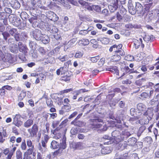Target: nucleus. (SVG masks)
<instances>
[{"label": "nucleus", "instance_id": "338daca9", "mask_svg": "<svg viewBox=\"0 0 159 159\" xmlns=\"http://www.w3.org/2000/svg\"><path fill=\"white\" fill-rule=\"evenodd\" d=\"M125 59L128 61H133L134 59V57L133 56L128 55L125 57Z\"/></svg>", "mask_w": 159, "mask_h": 159}, {"label": "nucleus", "instance_id": "5701e85b", "mask_svg": "<svg viewBox=\"0 0 159 159\" xmlns=\"http://www.w3.org/2000/svg\"><path fill=\"white\" fill-rule=\"evenodd\" d=\"M135 9L138 13L141 12L143 10V7L141 3L139 2H136Z\"/></svg>", "mask_w": 159, "mask_h": 159}, {"label": "nucleus", "instance_id": "09e8293b", "mask_svg": "<svg viewBox=\"0 0 159 159\" xmlns=\"http://www.w3.org/2000/svg\"><path fill=\"white\" fill-rule=\"evenodd\" d=\"M72 88H70L69 89H67L61 91H60L59 92V94L60 95H62L64 93H67L70 92L72 91Z\"/></svg>", "mask_w": 159, "mask_h": 159}, {"label": "nucleus", "instance_id": "a878e982", "mask_svg": "<svg viewBox=\"0 0 159 159\" xmlns=\"http://www.w3.org/2000/svg\"><path fill=\"white\" fill-rule=\"evenodd\" d=\"M40 40L44 44H46L48 43L49 42V39L48 36L45 34H43Z\"/></svg>", "mask_w": 159, "mask_h": 159}, {"label": "nucleus", "instance_id": "c85d7f7f", "mask_svg": "<svg viewBox=\"0 0 159 159\" xmlns=\"http://www.w3.org/2000/svg\"><path fill=\"white\" fill-rule=\"evenodd\" d=\"M10 49L11 52L14 53H17L18 52V47L15 44L12 45L10 46Z\"/></svg>", "mask_w": 159, "mask_h": 159}, {"label": "nucleus", "instance_id": "0e129e2a", "mask_svg": "<svg viewBox=\"0 0 159 159\" xmlns=\"http://www.w3.org/2000/svg\"><path fill=\"white\" fill-rule=\"evenodd\" d=\"M49 139V136L46 134H45L43 136V140L42 141L41 143L44 142L45 143V144H46L47 143Z\"/></svg>", "mask_w": 159, "mask_h": 159}, {"label": "nucleus", "instance_id": "a18cd8bd", "mask_svg": "<svg viewBox=\"0 0 159 159\" xmlns=\"http://www.w3.org/2000/svg\"><path fill=\"white\" fill-rule=\"evenodd\" d=\"M119 8L120 11V13L123 15H125L126 13L127 10L122 5H119Z\"/></svg>", "mask_w": 159, "mask_h": 159}, {"label": "nucleus", "instance_id": "f257e3e1", "mask_svg": "<svg viewBox=\"0 0 159 159\" xmlns=\"http://www.w3.org/2000/svg\"><path fill=\"white\" fill-rule=\"evenodd\" d=\"M94 118L95 119L90 120L91 122V127L93 130H96L102 127V125L100 123L103 124V120L101 119L95 117Z\"/></svg>", "mask_w": 159, "mask_h": 159}, {"label": "nucleus", "instance_id": "864d4df0", "mask_svg": "<svg viewBox=\"0 0 159 159\" xmlns=\"http://www.w3.org/2000/svg\"><path fill=\"white\" fill-rule=\"evenodd\" d=\"M59 60L62 62L64 61L68 60L67 56L65 55L63 56H60L58 58Z\"/></svg>", "mask_w": 159, "mask_h": 159}, {"label": "nucleus", "instance_id": "f03ea898", "mask_svg": "<svg viewBox=\"0 0 159 159\" xmlns=\"http://www.w3.org/2000/svg\"><path fill=\"white\" fill-rule=\"evenodd\" d=\"M137 109L138 112L136 111V115L139 116L141 115L144 111H145L147 107L146 106L142 103H139L137 105Z\"/></svg>", "mask_w": 159, "mask_h": 159}, {"label": "nucleus", "instance_id": "2eb2a0df", "mask_svg": "<svg viewBox=\"0 0 159 159\" xmlns=\"http://www.w3.org/2000/svg\"><path fill=\"white\" fill-rule=\"evenodd\" d=\"M122 47V45L121 44H120L118 45H116V47L115 48V52L116 53H119L121 56H123L125 54V52L124 51L121 49Z\"/></svg>", "mask_w": 159, "mask_h": 159}, {"label": "nucleus", "instance_id": "58836bf2", "mask_svg": "<svg viewBox=\"0 0 159 159\" xmlns=\"http://www.w3.org/2000/svg\"><path fill=\"white\" fill-rule=\"evenodd\" d=\"M16 159H22V153L20 150H17L16 153Z\"/></svg>", "mask_w": 159, "mask_h": 159}, {"label": "nucleus", "instance_id": "473e14b6", "mask_svg": "<svg viewBox=\"0 0 159 159\" xmlns=\"http://www.w3.org/2000/svg\"><path fill=\"white\" fill-rule=\"evenodd\" d=\"M120 55L119 54H116L112 56L111 57V59L112 61H117L120 60L121 58Z\"/></svg>", "mask_w": 159, "mask_h": 159}, {"label": "nucleus", "instance_id": "dca6fc26", "mask_svg": "<svg viewBox=\"0 0 159 159\" xmlns=\"http://www.w3.org/2000/svg\"><path fill=\"white\" fill-rule=\"evenodd\" d=\"M150 120L151 119L148 118V116H144L142 119H141L139 120V123L141 125L147 124Z\"/></svg>", "mask_w": 159, "mask_h": 159}, {"label": "nucleus", "instance_id": "4be33fe9", "mask_svg": "<svg viewBox=\"0 0 159 159\" xmlns=\"http://www.w3.org/2000/svg\"><path fill=\"white\" fill-rule=\"evenodd\" d=\"M33 124V120L31 119H29L25 122L24 124L25 127L28 128L30 127Z\"/></svg>", "mask_w": 159, "mask_h": 159}, {"label": "nucleus", "instance_id": "69168bd1", "mask_svg": "<svg viewBox=\"0 0 159 159\" xmlns=\"http://www.w3.org/2000/svg\"><path fill=\"white\" fill-rule=\"evenodd\" d=\"M8 42L9 46L15 44V39L12 38H10L8 39Z\"/></svg>", "mask_w": 159, "mask_h": 159}, {"label": "nucleus", "instance_id": "f704fd0d", "mask_svg": "<svg viewBox=\"0 0 159 159\" xmlns=\"http://www.w3.org/2000/svg\"><path fill=\"white\" fill-rule=\"evenodd\" d=\"M110 72L114 74H116L117 75H119V71L118 67L117 66H111V69Z\"/></svg>", "mask_w": 159, "mask_h": 159}, {"label": "nucleus", "instance_id": "603ef678", "mask_svg": "<svg viewBox=\"0 0 159 159\" xmlns=\"http://www.w3.org/2000/svg\"><path fill=\"white\" fill-rule=\"evenodd\" d=\"M26 143L27 146L28 148L32 147H34V145L31 140L29 139H28L26 140Z\"/></svg>", "mask_w": 159, "mask_h": 159}, {"label": "nucleus", "instance_id": "7c9ffc66", "mask_svg": "<svg viewBox=\"0 0 159 159\" xmlns=\"http://www.w3.org/2000/svg\"><path fill=\"white\" fill-rule=\"evenodd\" d=\"M97 40L98 41H100L102 43L104 44H107L109 43V39L107 38H98Z\"/></svg>", "mask_w": 159, "mask_h": 159}, {"label": "nucleus", "instance_id": "cd10ccee", "mask_svg": "<svg viewBox=\"0 0 159 159\" xmlns=\"http://www.w3.org/2000/svg\"><path fill=\"white\" fill-rule=\"evenodd\" d=\"M66 138L65 136H63L62 138V142L61 143V145L59 146V148L65 149L66 147Z\"/></svg>", "mask_w": 159, "mask_h": 159}, {"label": "nucleus", "instance_id": "49530a36", "mask_svg": "<svg viewBox=\"0 0 159 159\" xmlns=\"http://www.w3.org/2000/svg\"><path fill=\"white\" fill-rule=\"evenodd\" d=\"M28 37V35L26 33L23 32H22L20 34V38L22 40H24L27 39Z\"/></svg>", "mask_w": 159, "mask_h": 159}, {"label": "nucleus", "instance_id": "c756f323", "mask_svg": "<svg viewBox=\"0 0 159 159\" xmlns=\"http://www.w3.org/2000/svg\"><path fill=\"white\" fill-rule=\"evenodd\" d=\"M51 148L53 149H57L59 148L60 145L59 143L56 141H52L51 142Z\"/></svg>", "mask_w": 159, "mask_h": 159}, {"label": "nucleus", "instance_id": "bb28decb", "mask_svg": "<svg viewBox=\"0 0 159 159\" xmlns=\"http://www.w3.org/2000/svg\"><path fill=\"white\" fill-rule=\"evenodd\" d=\"M71 124L75 126H77L79 127H82L83 126L84 124L82 121H77L76 119H75L73 121H72Z\"/></svg>", "mask_w": 159, "mask_h": 159}, {"label": "nucleus", "instance_id": "423d86ee", "mask_svg": "<svg viewBox=\"0 0 159 159\" xmlns=\"http://www.w3.org/2000/svg\"><path fill=\"white\" fill-rule=\"evenodd\" d=\"M46 14L48 18L52 21H56L58 20V17L52 11H47Z\"/></svg>", "mask_w": 159, "mask_h": 159}, {"label": "nucleus", "instance_id": "6e6552de", "mask_svg": "<svg viewBox=\"0 0 159 159\" xmlns=\"http://www.w3.org/2000/svg\"><path fill=\"white\" fill-rule=\"evenodd\" d=\"M127 146L128 145L126 141H122L116 144V148L117 150L122 151L125 149L126 148Z\"/></svg>", "mask_w": 159, "mask_h": 159}, {"label": "nucleus", "instance_id": "72a5a7b5", "mask_svg": "<svg viewBox=\"0 0 159 159\" xmlns=\"http://www.w3.org/2000/svg\"><path fill=\"white\" fill-rule=\"evenodd\" d=\"M111 152V150L108 147H106L102 148L101 151L102 153L103 154H108Z\"/></svg>", "mask_w": 159, "mask_h": 159}, {"label": "nucleus", "instance_id": "2f4dec72", "mask_svg": "<svg viewBox=\"0 0 159 159\" xmlns=\"http://www.w3.org/2000/svg\"><path fill=\"white\" fill-rule=\"evenodd\" d=\"M66 71V68L64 67H60L59 69H57V70L56 73L57 75H59L60 73L61 74H65Z\"/></svg>", "mask_w": 159, "mask_h": 159}, {"label": "nucleus", "instance_id": "774afa93", "mask_svg": "<svg viewBox=\"0 0 159 159\" xmlns=\"http://www.w3.org/2000/svg\"><path fill=\"white\" fill-rule=\"evenodd\" d=\"M36 45V43L33 41H30L29 43V46L30 48L33 49L35 48Z\"/></svg>", "mask_w": 159, "mask_h": 159}, {"label": "nucleus", "instance_id": "13d9d810", "mask_svg": "<svg viewBox=\"0 0 159 159\" xmlns=\"http://www.w3.org/2000/svg\"><path fill=\"white\" fill-rule=\"evenodd\" d=\"M100 58L99 56H97L93 57H90V60L93 62H96L99 60Z\"/></svg>", "mask_w": 159, "mask_h": 159}, {"label": "nucleus", "instance_id": "39448f33", "mask_svg": "<svg viewBox=\"0 0 159 159\" xmlns=\"http://www.w3.org/2000/svg\"><path fill=\"white\" fill-rule=\"evenodd\" d=\"M31 35L33 36L36 40L40 41L41 39L42 34L40 30L35 29L31 33Z\"/></svg>", "mask_w": 159, "mask_h": 159}, {"label": "nucleus", "instance_id": "37998d69", "mask_svg": "<svg viewBox=\"0 0 159 159\" xmlns=\"http://www.w3.org/2000/svg\"><path fill=\"white\" fill-rule=\"evenodd\" d=\"M149 96L148 94L146 92H143L140 95L139 98L143 100L148 98Z\"/></svg>", "mask_w": 159, "mask_h": 159}, {"label": "nucleus", "instance_id": "e2e57ef3", "mask_svg": "<svg viewBox=\"0 0 159 159\" xmlns=\"http://www.w3.org/2000/svg\"><path fill=\"white\" fill-rule=\"evenodd\" d=\"M48 18L47 16H45L44 14H42L41 15L40 19L41 21L44 23H45L46 22V20Z\"/></svg>", "mask_w": 159, "mask_h": 159}, {"label": "nucleus", "instance_id": "f8f14e48", "mask_svg": "<svg viewBox=\"0 0 159 159\" xmlns=\"http://www.w3.org/2000/svg\"><path fill=\"white\" fill-rule=\"evenodd\" d=\"M142 114L143 116H147L151 119L153 115V110L151 108H147Z\"/></svg>", "mask_w": 159, "mask_h": 159}, {"label": "nucleus", "instance_id": "6e6d98bb", "mask_svg": "<svg viewBox=\"0 0 159 159\" xmlns=\"http://www.w3.org/2000/svg\"><path fill=\"white\" fill-rule=\"evenodd\" d=\"M145 129L146 127L145 126H143L140 127L138 131V136H140L141 134L143 131Z\"/></svg>", "mask_w": 159, "mask_h": 159}, {"label": "nucleus", "instance_id": "4d7b16f0", "mask_svg": "<svg viewBox=\"0 0 159 159\" xmlns=\"http://www.w3.org/2000/svg\"><path fill=\"white\" fill-rule=\"evenodd\" d=\"M15 40L16 41H19L20 40V34L17 31L14 34V36Z\"/></svg>", "mask_w": 159, "mask_h": 159}, {"label": "nucleus", "instance_id": "ddd939ff", "mask_svg": "<svg viewBox=\"0 0 159 159\" xmlns=\"http://www.w3.org/2000/svg\"><path fill=\"white\" fill-rule=\"evenodd\" d=\"M134 43L136 49L138 48L140 45L142 48L144 47V45L143 43L142 39L141 38H140L139 40L135 39L134 41Z\"/></svg>", "mask_w": 159, "mask_h": 159}, {"label": "nucleus", "instance_id": "0eeeda50", "mask_svg": "<svg viewBox=\"0 0 159 159\" xmlns=\"http://www.w3.org/2000/svg\"><path fill=\"white\" fill-rule=\"evenodd\" d=\"M129 11L132 15H134L136 13V10L133 5L131 0H129L128 4Z\"/></svg>", "mask_w": 159, "mask_h": 159}, {"label": "nucleus", "instance_id": "4c0bfd02", "mask_svg": "<svg viewBox=\"0 0 159 159\" xmlns=\"http://www.w3.org/2000/svg\"><path fill=\"white\" fill-rule=\"evenodd\" d=\"M26 96V92L24 91H22L19 94L18 98L20 100H22Z\"/></svg>", "mask_w": 159, "mask_h": 159}, {"label": "nucleus", "instance_id": "ea45409f", "mask_svg": "<svg viewBox=\"0 0 159 159\" xmlns=\"http://www.w3.org/2000/svg\"><path fill=\"white\" fill-rule=\"evenodd\" d=\"M103 138L106 140H107V142H105L104 143V144H109L111 143V141H110V139L111 137L108 136V135H105L103 137Z\"/></svg>", "mask_w": 159, "mask_h": 159}, {"label": "nucleus", "instance_id": "bf43d9fd", "mask_svg": "<svg viewBox=\"0 0 159 159\" xmlns=\"http://www.w3.org/2000/svg\"><path fill=\"white\" fill-rule=\"evenodd\" d=\"M83 52H77L75 56V58H80L82 57L83 55Z\"/></svg>", "mask_w": 159, "mask_h": 159}, {"label": "nucleus", "instance_id": "4468645a", "mask_svg": "<svg viewBox=\"0 0 159 159\" xmlns=\"http://www.w3.org/2000/svg\"><path fill=\"white\" fill-rule=\"evenodd\" d=\"M38 148L42 154L44 153L47 151V146L44 142L41 143V144L39 143L38 146Z\"/></svg>", "mask_w": 159, "mask_h": 159}, {"label": "nucleus", "instance_id": "79ce46f5", "mask_svg": "<svg viewBox=\"0 0 159 159\" xmlns=\"http://www.w3.org/2000/svg\"><path fill=\"white\" fill-rule=\"evenodd\" d=\"M46 103L47 106L49 107L54 106L53 102L50 98L47 99Z\"/></svg>", "mask_w": 159, "mask_h": 159}, {"label": "nucleus", "instance_id": "c9c22d12", "mask_svg": "<svg viewBox=\"0 0 159 159\" xmlns=\"http://www.w3.org/2000/svg\"><path fill=\"white\" fill-rule=\"evenodd\" d=\"M93 10L98 13L101 12V7L98 5H93Z\"/></svg>", "mask_w": 159, "mask_h": 159}, {"label": "nucleus", "instance_id": "20e7f679", "mask_svg": "<svg viewBox=\"0 0 159 159\" xmlns=\"http://www.w3.org/2000/svg\"><path fill=\"white\" fill-rule=\"evenodd\" d=\"M21 116L19 114L13 116V124L16 126L19 127L22 124V122L20 120Z\"/></svg>", "mask_w": 159, "mask_h": 159}, {"label": "nucleus", "instance_id": "8fccbe9b", "mask_svg": "<svg viewBox=\"0 0 159 159\" xmlns=\"http://www.w3.org/2000/svg\"><path fill=\"white\" fill-rule=\"evenodd\" d=\"M7 14L6 12L0 11V20H2L6 18L7 17Z\"/></svg>", "mask_w": 159, "mask_h": 159}, {"label": "nucleus", "instance_id": "3c124183", "mask_svg": "<svg viewBox=\"0 0 159 159\" xmlns=\"http://www.w3.org/2000/svg\"><path fill=\"white\" fill-rule=\"evenodd\" d=\"M152 14L154 15V16L155 17L159 18V10L157 9L153 10L152 11Z\"/></svg>", "mask_w": 159, "mask_h": 159}, {"label": "nucleus", "instance_id": "6ab92c4d", "mask_svg": "<svg viewBox=\"0 0 159 159\" xmlns=\"http://www.w3.org/2000/svg\"><path fill=\"white\" fill-rule=\"evenodd\" d=\"M6 30L8 31L10 35L14 36V34L17 31V29L15 28H11L9 25L7 26L6 27Z\"/></svg>", "mask_w": 159, "mask_h": 159}, {"label": "nucleus", "instance_id": "680f3d73", "mask_svg": "<svg viewBox=\"0 0 159 159\" xmlns=\"http://www.w3.org/2000/svg\"><path fill=\"white\" fill-rule=\"evenodd\" d=\"M62 80L65 81H69L70 80V76H67V75H65L61 77Z\"/></svg>", "mask_w": 159, "mask_h": 159}, {"label": "nucleus", "instance_id": "9b49d317", "mask_svg": "<svg viewBox=\"0 0 159 159\" xmlns=\"http://www.w3.org/2000/svg\"><path fill=\"white\" fill-rule=\"evenodd\" d=\"M131 135L130 133L127 131H122L120 136H117V139L120 140H123L126 139Z\"/></svg>", "mask_w": 159, "mask_h": 159}, {"label": "nucleus", "instance_id": "aec40b11", "mask_svg": "<svg viewBox=\"0 0 159 159\" xmlns=\"http://www.w3.org/2000/svg\"><path fill=\"white\" fill-rule=\"evenodd\" d=\"M119 4L118 2H115L112 5H110L108 6L109 9L111 12H113L115 11L118 7Z\"/></svg>", "mask_w": 159, "mask_h": 159}, {"label": "nucleus", "instance_id": "1a4fd4ad", "mask_svg": "<svg viewBox=\"0 0 159 159\" xmlns=\"http://www.w3.org/2000/svg\"><path fill=\"white\" fill-rule=\"evenodd\" d=\"M71 108L70 105H63L61 107V109L59 111V114L60 115H63L65 114L66 112H69Z\"/></svg>", "mask_w": 159, "mask_h": 159}, {"label": "nucleus", "instance_id": "de8ad7c7", "mask_svg": "<svg viewBox=\"0 0 159 159\" xmlns=\"http://www.w3.org/2000/svg\"><path fill=\"white\" fill-rule=\"evenodd\" d=\"M82 143L78 142L74 144L73 147L74 148L81 149L82 148Z\"/></svg>", "mask_w": 159, "mask_h": 159}, {"label": "nucleus", "instance_id": "f3484780", "mask_svg": "<svg viewBox=\"0 0 159 159\" xmlns=\"http://www.w3.org/2000/svg\"><path fill=\"white\" fill-rule=\"evenodd\" d=\"M137 140L134 137H132L128 139L127 142V145L133 146L137 142Z\"/></svg>", "mask_w": 159, "mask_h": 159}, {"label": "nucleus", "instance_id": "a211bd4d", "mask_svg": "<svg viewBox=\"0 0 159 159\" xmlns=\"http://www.w3.org/2000/svg\"><path fill=\"white\" fill-rule=\"evenodd\" d=\"M154 38V37L153 35L145 34L143 38V39L144 41L148 43L149 41H152Z\"/></svg>", "mask_w": 159, "mask_h": 159}, {"label": "nucleus", "instance_id": "412c9836", "mask_svg": "<svg viewBox=\"0 0 159 159\" xmlns=\"http://www.w3.org/2000/svg\"><path fill=\"white\" fill-rule=\"evenodd\" d=\"M48 30L51 33L54 34L57 32L58 29L55 26L51 25L48 26Z\"/></svg>", "mask_w": 159, "mask_h": 159}, {"label": "nucleus", "instance_id": "9d476101", "mask_svg": "<svg viewBox=\"0 0 159 159\" xmlns=\"http://www.w3.org/2000/svg\"><path fill=\"white\" fill-rule=\"evenodd\" d=\"M18 46L19 48V51L26 55L28 51V49L26 46L21 42H19L18 43Z\"/></svg>", "mask_w": 159, "mask_h": 159}, {"label": "nucleus", "instance_id": "e433bc0d", "mask_svg": "<svg viewBox=\"0 0 159 159\" xmlns=\"http://www.w3.org/2000/svg\"><path fill=\"white\" fill-rule=\"evenodd\" d=\"M34 147H30L27 150V151L25 152L24 153L26 154H28L30 155L32 154V153L34 152Z\"/></svg>", "mask_w": 159, "mask_h": 159}, {"label": "nucleus", "instance_id": "7ed1b4c3", "mask_svg": "<svg viewBox=\"0 0 159 159\" xmlns=\"http://www.w3.org/2000/svg\"><path fill=\"white\" fill-rule=\"evenodd\" d=\"M38 126L36 124H34L31 128L28 129V131L31 137L36 136L38 131Z\"/></svg>", "mask_w": 159, "mask_h": 159}, {"label": "nucleus", "instance_id": "b1692460", "mask_svg": "<svg viewBox=\"0 0 159 159\" xmlns=\"http://www.w3.org/2000/svg\"><path fill=\"white\" fill-rule=\"evenodd\" d=\"M89 43V39H83L80 40L79 41V44L81 46H86L88 45Z\"/></svg>", "mask_w": 159, "mask_h": 159}, {"label": "nucleus", "instance_id": "393cba45", "mask_svg": "<svg viewBox=\"0 0 159 159\" xmlns=\"http://www.w3.org/2000/svg\"><path fill=\"white\" fill-rule=\"evenodd\" d=\"M146 81V80L145 78H142L136 81L135 83L137 85L140 87L145 84Z\"/></svg>", "mask_w": 159, "mask_h": 159}, {"label": "nucleus", "instance_id": "c03bdc74", "mask_svg": "<svg viewBox=\"0 0 159 159\" xmlns=\"http://www.w3.org/2000/svg\"><path fill=\"white\" fill-rule=\"evenodd\" d=\"M3 36L4 39L5 41H7L8 38L10 37V34L7 31H4L2 34Z\"/></svg>", "mask_w": 159, "mask_h": 159}, {"label": "nucleus", "instance_id": "052dcab7", "mask_svg": "<svg viewBox=\"0 0 159 159\" xmlns=\"http://www.w3.org/2000/svg\"><path fill=\"white\" fill-rule=\"evenodd\" d=\"M158 102L157 100L156 99H152L151 100L150 102H149L150 104L152 106H154L155 105H158Z\"/></svg>", "mask_w": 159, "mask_h": 159}, {"label": "nucleus", "instance_id": "5fc2aeb1", "mask_svg": "<svg viewBox=\"0 0 159 159\" xmlns=\"http://www.w3.org/2000/svg\"><path fill=\"white\" fill-rule=\"evenodd\" d=\"M6 91L4 89H0V98H3L5 94Z\"/></svg>", "mask_w": 159, "mask_h": 159}, {"label": "nucleus", "instance_id": "a19ab883", "mask_svg": "<svg viewBox=\"0 0 159 159\" xmlns=\"http://www.w3.org/2000/svg\"><path fill=\"white\" fill-rule=\"evenodd\" d=\"M21 149L22 150H25L27 148V146L26 143L25 141V139H23L20 145Z\"/></svg>", "mask_w": 159, "mask_h": 159}]
</instances>
